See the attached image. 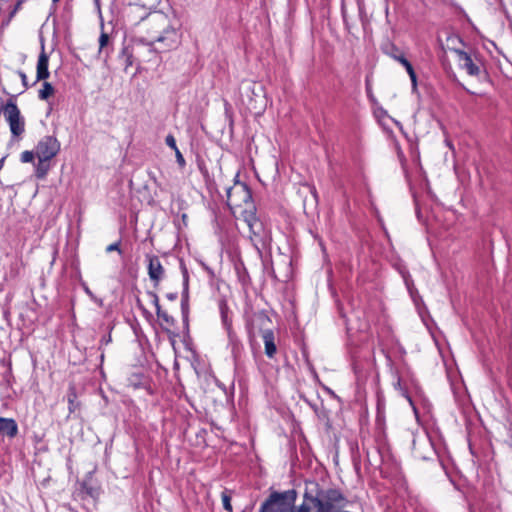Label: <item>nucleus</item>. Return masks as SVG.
<instances>
[{
  "instance_id": "obj_1",
  "label": "nucleus",
  "mask_w": 512,
  "mask_h": 512,
  "mask_svg": "<svg viewBox=\"0 0 512 512\" xmlns=\"http://www.w3.org/2000/svg\"><path fill=\"white\" fill-rule=\"evenodd\" d=\"M304 499L316 512H340L346 505L345 497L336 489H319L318 484L306 485Z\"/></svg>"
},
{
  "instance_id": "obj_2",
  "label": "nucleus",
  "mask_w": 512,
  "mask_h": 512,
  "mask_svg": "<svg viewBox=\"0 0 512 512\" xmlns=\"http://www.w3.org/2000/svg\"><path fill=\"white\" fill-rule=\"evenodd\" d=\"M150 37L153 43L163 45L165 49L176 48L181 41V33L171 24L168 16L154 13L148 18Z\"/></svg>"
},
{
  "instance_id": "obj_3",
  "label": "nucleus",
  "mask_w": 512,
  "mask_h": 512,
  "mask_svg": "<svg viewBox=\"0 0 512 512\" xmlns=\"http://www.w3.org/2000/svg\"><path fill=\"white\" fill-rule=\"evenodd\" d=\"M226 194L227 204L233 213L239 212L244 216L247 213L253 212L252 195L245 183L235 181L233 186L227 188Z\"/></svg>"
},
{
  "instance_id": "obj_4",
  "label": "nucleus",
  "mask_w": 512,
  "mask_h": 512,
  "mask_svg": "<svg viewBox=\"0 0 512 512\" xmlns=\"http://www.w3.org/2000/svg\"><path fill=\"white\" fill-rule=\"evenodd\" d=\"M2 112L7 121L11 134L19 138L25 132V119L21 115L16 103L9 100L3 107Z\"/></svg>"
},
{
  "instance_id": "obj_5",
  "label": "nucleus",
  "mask_w": 512,
  "mask_h": 512,
  "mask_svg": "<svg viewBox=\"0 0 512 512\" xmlns=\"http://www.w3.org/2000/svg\"><path fill=\"white\" fill-rule=\"evenodd\" d=\"M293 498H289V492H274L263 503L260 512H290L293 509Z\"/></svg>"
},
{
  "instance_id": "obj_6",
  "label": "nucleus",
  "mask_w": 512,
  "mask_h": 512,
  "mask_svg": "<svg viewBox=\"0 0 512 512\" xmlns=\"http://www.w3.org/2000/svg\"><path fill=\"white\" fill-rule=\"evenodd\" d=\"M60 151V143L53 136H44L35 147V154L38 160L50 161Z\"/></svg>"
},
{
  "instance_id": "obj_7",
  "label": "nucleus",
  "mask_w": 512,
  "mask_h": 512,
  "mask_svg": "<svg viewBox=\"0 0 512 512\" xmlns=\"http://www.w3.org/2000/svg\"><path fill=\"white\" fill-rule=\"evenodd\" d=\"M455 53L457 54L460 67L470 76H478L480 74V65L468 53L462 50H455Z\"/></svg>"
},
{
  "instance_id": "obj_8",
  "label": "nucleus",
  "mask_w": 512,
  "mask_h": 512,
  "mask_svg": "<svg viewBox=\"0 0 512 512\" xmlns=\"http://www.w3.org/2000/svg\"><path fill=\"white\" fill-rule=\"evenodd\" d=\"M147 259H148V275H149L151 281H153L155 283V285H157L164 277V273H165L164 268L157 256L148 255Z\"/></svg>"
},
{
  "instance_id": "obj_9",
  "label": "nucleus",
  "mask_w": 512,
  "mask_h": 512,
  "mask_svg": "<svg viewBox=\"0 0 512 512\" xmlns=\"http://www.w3.org/2000/svg\"><path fill=\"white\" fill-rule=\"evenodd\" d=\"M244 217L250 229L251 238L254 237L258 242L264 243L265 231L262 222L253 216V212L247 213Z\"/></svg>"
},
{
  "instance_id": "obj_10",
  "label": "nucleus",
  "mask_w": 512,
  "mask_h": 512,
  "mask_svg": "<svg viewBox=\"0 0 512 512\" xmlns=\"http://www.w3.org/2000/svg\"><path fill=\"white\" fill-rule=\"evenodd\" d=\"M18 433V425L12 418L0 417V434L14 438Z\"/></svg>"
},
{
  "instance_id": "obj_11",
  "label": "nucleus",
  "mask_w": 512,
  "mask_h": 512,
  "mask_svg": "<svg viewBox=\"0 0 512 512\" xmlns=\"http://www.w3.org/2000/svg\"><path fill=\"white\" fill-rule=\"evenodd\" d=\"M262 338L264 341L266 356L273 358L277 352L274 333L271 330H265L263 331Z\"/></svg>"
},
{
  "instance_id": "obj_12",
  "label": "nucleus",
  "mask_w": 512,
  "mask_h": 512,
  "mask_svg": "<svg viewBox=\"0 0 512 512\" xmlns=\"http://www.w3.org/2000/svg\"><path fill=\"white\" fill-rule=\"evenodd\" d=\"M48 56L43 51L39 57L37 62V73H36V79L37 81L45 80L49 77L50 73L48 70Z\"/></svg>"
},
{
  "instance_id": "obj_13",
  "label": "nucleus",
  "mask_w": 512,
  "mask_h": 512,
  "mask_svg": "<svg viewBox=\"0 0 512 512\" xmlns=\"http://www.w3.org/2000/svg\"><path fill=\"white\" fill-rule=\"evenodd\" d=\"M48 161H41L38 160V163L35 167V175L37 178L41 179L44 178L49 170V165L47 164Z\"/></svg>"
},
{
  "instance_id": "obj_14",
  "label": "nucleus",
  "mask_w": 512,
  "mask_h": 512,
  "mask_svg": "<svg viewBox=\"0 0 512 512\" xmlns=\"http://www.w3.org/2000/svg\"><path fill=\"white\" fill-rule=\"evenodd\" d=\"M53 94H54L53 86L48 82H44L42 85V89L39 90V98L42 100H46Z\"/></svg>"
},
{
  "instance_id": "obj_15",
  "label": "nucleus",
  "mask_w": 512,
  "mask_h": 512,
  "mask_svg": "<svg viewBox=\"0 0 512 512\" xmlns=\"http://www.w3.org/2000/svg\"><path fill=\"white\" fill-rule=\"evenodd\" d=\"M222 504L225 510L231 512L232 511V505H231V495L229 491L225 490L221 494Z\"/></svg>"
},
{
  "instance_id": "obj_16",
  "label": "nucleus",
  "mask_w": 512,
  "mask_h": 512,
  "mask_svg": "<svg viewBox=\"0 0 512 512\" xmlns=\"http://www.w3.org/2000/svg\"><path fill=\"white\" fill-rule=\"evenodd\" d=\"M394 386H395V389H397L400 392V394L408 400V402L412 406L413 410L416 411L414 403H413L411 397L407 394V391L402 387L400 379L397 380V382L395 383Z\"/></svg>"
},
{
  "instance_id": "obj_17",
  "label": "nucleus",
  "mask_w": 512,
  "mask_h": 512,
  "mask_svg": "<svg viewBox=\"0 0 512 512\" xmlns=\"http://www.w3.org/2000/svg\"><path fill=\"white\" fill-rule=\"evenodd\" d=\"M36 154L33 151H24L21 153V161L23 163H30L34 160Z\"/></svg>"
},
{
  "instance_id": "obj_18",
  "label": "nucleus",
  "mask_w": 512,
  "mask_h": 512,
  "mask_svg": "<svg viewBox=\"0 0 512 512\" xmlns=\"http://www.w3.org/2000/svg\"><path fill=\"white\" fill-rule=\"evenodd\" d=\"M109 36L107 33L102 32L99 38V52H101L108 44Z\"/></svg>"
},
{
  "instance_id": "obj_19",
  "label": "nucleus",
  "mask_w": 512,
  "mask_h": 512,
  "mask_svg": "<svg viewBox=\"0 0 512 512\" xmlns=\"http://www.w3.org/2000/svg\"><path fill=\"white\" fill-rule=\"evenodd\" d=\"M165 143L167 144V146H169L170 148H172L174 151H175L176 149H178V148H177V145H176V140H175L174 136H173V135H171V134H169V135H167V136H166Z\"/></svg>"
},
{
  "instance_id": "obj_20",
  "label": "nucleus",
  "mask_w": 512,
  "mask_h": 512,
  "mask_svg": "<svg viewBox=\"0 0 512 512\" xmlns=\"http://www.w3.org/2000/svg\"><path fill=\"white\" fill-rule=\"evenodd\" d=\"M176 160L180 167L185 166V159L179 149L175 150Z\"/></svg>"
},
{
  "instance_id": "obj_21",
  "label": "nucleus",
  "mask_w": 512,
  "mask_h": 512,
  "mask_svg": "<svg viewBox=\"0 0 512 512\" xmlns=\"http://www.w3.org/2000/svg\"><path fill=\"white\" fill-rule=\"evenodd\" d=\"M310 508L308 506V504L306 503V500L304 499L302 505L297 509V510H294V508L290 511V512H310Z\"/></svg>"
},
{
  "instance_id": "obj_22",
  "label": "nucleus",
  "mask_w": 512,
  "mask_h": 512,
  "mask_svg": "<svg viewBox=\"0 0 512 512\" xmlns=\"http://www.w3.org/2000/svg\"><path fill=\"white\" fill-rule=\"evenodd\" d=\"M401 64L405 67L408 74L414 71L411 63L407 59H401Z\"/></svg>"
},
{
  "instance_id": "obj_23",
  "label": "nucleus",
  "mask_w": 512,
  "mask_h": 512,
  "mask_svg": "<svg viewBox=\"0 0 512 512\" xmlns=\"http://www.w3.org/2000/svg\"><path fill=\"white\" fill-rule=\"evenodd\" d=\"M112 251H118L119 253L121 252L120 250V247H119V243H112L110 245H108L106 247V252H112Z\"/></svg>"
},
{
  "instance_id": "obj_24",
  "label": "nucleus",
  "mask_w": 512,
  "mask_h": 512,
  "mask_svg": "<svg viewBox=\"0 0 512 512\" xmlns=\"http://www.w3.org/2000/svg\"><path fill=\"white\" fill-rule=\"evenodd\" d=\"M154 305L156 308L157 316H161V306L159 304L158 296L154 294Z\"/></svg>"
},
{
  "instance_id": "obj_25",
  "label": "nucleus",
  "mask_w": 512,
  "mask_h": 512,
  "mask_svg": "<svg viewBox=\"0 0 512 512\" xmlns=\"http://www.w3.org/2000/svg\"><path fill=\"white\" fill-rule=\"evenodd\" d=\"M158 317L162 318L167 323H170L173 321V319L166 312L161 311V316H158Z\"/></svg>"
},
{
  "instance_id": "obj_26",
  "label": "nucleus",
  "mask_w": 512,
  "mask_h": 512,
  "mask_svg": "<svg viewBox=\"0 0 512 512\" xmlns=\"http://www.w3.org/2000/svg\"><path fill=\"white\" fill-rule=\"evenodd\" d=\"M504 6L507 13H512V0H506Z\"/></svg>"
},
{
  "instance_id": "obj_27",
  "label": "nucleus",
  "mask_w": 512,
  "mask_h": 512,
  "mask_svg": "<svg viewBox=\"0 0 512 512\" xmlns=\"http://www.w3.org/2000/svg\"><path fill=\"white\" fill-rule=\"evenodd\" d=\"M409 77L412 81V84L413 86L415 87L416 86V74H415V71H413L412 73L409 74Z\"/></svg>"
},
{
  "instance_id": "obj_28",
  "label": "nucleus",
  "mask_w": 512,
  "mask_h": 512,
  "mask_svg": "<svg viewBox=\"0 0 512 512\" xmlns=\"http://www.w3.org/2000/svg\"><path fill=\"white\" fill-rule=\"evenodd\" d=\"M392 57L401 63V59H406L402 54H393Z\"/></svg>"
},
{
  "instance_id": "obj_29",
  "label": "nucleus",
  "mask_w": 512,
  "mask_h": 512,
  "mask_svg": "<svg viewBox=\"0 0 512 512\" xmlns=\"http://www.w3.org/2000/svg\"><path fill=\"white\" fill-rule=\"evenodd\" d=\"M69 411H74V400L72 398H69Z\"/></svg>"
},
{
  "instance_id": "obj_30",
  "label": "nucleus",
  "mask_w": 512,
  "mask_h": 512,
  "mask_svg": "<svg viewBox=\"0 0 512 512\" xmlns=\"http://www.w3.org/2000/svg\"><path fill=\"white\" fill-rule=\"evenodd\" d=\"M0 512H6V505L2 500H0Z\"/></svg>"
},
{
  "instance_id": "obj_31",
  "label": "nucleus",
  "mask_w": 512,
  "mask_h": 512,
  "mask_svg": "<svg viewBox=\"0 0 512 512\" xmlns=\"http://www.w3.org/2000/svg\"><path fill=\"white\" fill-rule=\"evenodd\" d=\"M20 76H21V79H22L24 85L26 86V79H27L26 75L24 73H20Z\"/></svg>"
},
{
  "instance_id": "obj_32",
  "label": "nucleus",
  "mask_w": 512,
  "mask_h": 512,
  "mask_svg": "<svg viewBox=\"0 0 512 512\" xmlns=\"http://www.w3.org/2000/svg\"><path fill=\"white\" fill-rule=\"evenodd\" d=\"M310 190H311L314 198H316L317 197V193H316L315 189L314 188H310Z\"/></svg>"
},
{
  "instance_id": "obj_33",
  "label": "nucleus",
  "mask_w": 512,
  "mask_h": 512,
  "mask_svg": "<svg viewBox=\"0 0 512 512\" xmlns=\"http://www.w3.org/2000/svg\"><path fill=\"white\" fill-rule=\"evenodd\" d=\"M4 160H5V158H4V157L0 160V168L2 167V165H3V163H4Z\"/></svg>"
},
{
  "instance_id": "obj_34",
  "label": "nucleus",
  "mask_w": 512,
  "mask_h": 512,
  "mask_svg": "<svg viewBox=\"0 0 512 512\" xmlns=\"http://www.w3.org/2000/svg\"><path fill=\"white\" fill-rule=\"evenodd\" d=\"M105 341L110 342L111 338H105Z\"/></svg>"
},
{
  "instance_id": "obj_35",
  "label": "nucleus",
  "mask_w": 512,
  "mask_h": 512,
  "mask_svg": "<svg viewBox=\"0 0 512 512\" xmlns=\"http://www.w3.org/2000/svg\"><path fill=\"white\" fill-rule=\"evenodd\" d=\"M105 341L110 342L111 338H105Z\"/></svg>"
},
{
  "instance_id": "obj_36",
  "label": "nucleus",
  "mask_w": 512,
  "mask_h": 512,
  "mask_svg": "<svg viewBox=\"0 0 512 512\" xmlns=\"http://www.w3.org/2000/svg\"><path fill=\"white\" fill-rule=\"evenodd\" d=\"M105 341L110 342L111 338H105Z\"/></svg>"
},
{
  "instance_id": "obj_37",
  "label": "nucleus",
  "mask_w": 512,
  "mask_h": 512,
  "mask_svg": "<svg viewBox=\"0 0 512 512\" xmlns=\"http://www.w3.org/2000/svg\"><path fill=\"white\" fill-rule=\"evenodd\" d=\"M59 0H53L54 3L58 2Z\"/></svg>"
}]
</instances>
